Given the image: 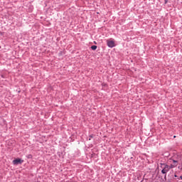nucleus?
I'll return each mask as SVG.
<instances>
[{
	"label": "nucleus",
	"mask_w": 182,
	"mask_h": 182,
	"mask_svg": "<svg viewBox=\"0 0 182 182\" xmlns=\"http://www.w3.org/2000/svg\"><path fill=\"white\" fill-rule=\"evenodd\" d=\"M180 159H173V165L168 166L166 164H161L162 166V171H161V173L162 174H167V173H168V171H170L171 168H174V167H177V166H178V163H180Z\"/></svg>",
	"instance_id": "nucleus-1"
},
{
	"label": "nucleus",
	"mask_w": 182,
	"mask_h": 182,
	"mask_svg": "<svg viewBox=\"0 0 182 182\" xmlns=\"http://www.w3.org/2000/svg\"><path fill=\"white\" fill-rule=\"evenodd\" d=\"M23 163V160L19 158L14 159L13 161V164H14L15 166H18V164H22Z\"/></svg>",
	"instance_id": "nucleus-2"
},
{
	"label": "nucleus",
	"mask_w": 182,
	"mask_h": 182,
	"mask_svg": "<svg viewBox=\"0 0 182 182\" xmlns=\"http://www.w3.org/2000/svg\"><path fill=\"white\" fill-rule=\"evenodd\" d=\"M107 45L109 48H114V41H107Z\"/></svg>",
	"instance_id": "nucleus-3"
},
{
	"label": "nucleus",
	"mask_w": 182,
	"mask_h": 182,
	"mask_svg": "<svg viewBox=\"0 0 182 182\" xmlns=\"http://www.w3.org/2000/svg\"><path fill=\"white\" fill-rule=\"evenodd\" d=\"M91 49L92 50H96L97 49V46H91Z\"/></svg>",
	"instance_id": "nucleus-4"
},
{
	"label": "nucleus",
	"mask_w": 182,
	"mask_h": 182,
	"mask_svg": "<svg viewBox=\"0 0 182 182\" xmlns=\"http://www.w3.org/2000/svg\"><path fill=\"white\" fill-rule=\"evenodd\" d=\"M90 137H93V136L91 135Z\"/></svg>",
	"instance_id": "nucleus-5"
},
{
	"label": "nucleus",
	"mask_w": 182,
	"mask_h": 182,
	"mask_svg": "<svg viewBox=\"0 0 182 182\" xmlns=\"http://www.w3.org/2000/svg\"><path fill=\"white\" fill-rule=\"evenodd\" d=\"M173 137L176 138V136H174Z\"/></svg>",
	"instance_id": "nucleus-6"
},
{
	"label": "nucleus",
	"mask_w": 182,
	"mask_h": 182,
	"mask_svg": "<svg viewBox=\"0 0 182 182\" xmlns=\"http://www.w3.org/2000/svg\"><path fill=\"white\" fill-rule=\"evenodd\" d=\"M0 49H1V46H0Z\"/></svg>",
	"instance_id": "nucleus-7"
}]
</instances>
